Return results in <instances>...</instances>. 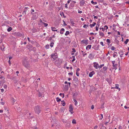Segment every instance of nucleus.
<instances>
[{"mask_svg":"<svg viewBox=\"0 0 129 129\" xmlns=\"http://www.w3.org/2000/svg\"><path fill=\"white\" fill-rule=\"evenodd\" d=\"M73 100L74 102H75V106H76L78 104V102L76 100V99L75 98H73Z\"/></svg>","mask_w":129,"mask_h":129,"instance_id":"14","label":"nucleus"},{"mask_svg":"<svg viewBox=\"0 0 129 129\" xmlns=\"http://www.w3.org/2000/svg\"><path fill=\"white\" fill-rule=\"evenodd\" d=\"M110 41L109 39H107L106 40V42L108 43H109L110 42Z\"/></svg>","mask_w":129,"mask_h":129,"instance_id":"45","label":"nucleus"},{"mask_svg":"<svg viewBox=\"0 0 129 129\" xmlns=\"http://www.w3.org/2000/svg\"><path fill=\"white\" fill-rule=\"evenodd\" d=\"M94 105H92L91 106V109L93 110L94 109Z\"/></svg>","mask_w":129,"mask_h":129,"instance_id":"58","label":"nucleus"},{"mask_svg":"<svg viewBox=\"0 0 129 129\" xmlns=\"http://www.w3.org/2000/svg\"><path fill=\"white\" fill-rule=\"evenodd\" d=\"M34 12V10L33 9H31V13L32 14V13H33V12Z\"/></svg>","mask_w":129,"mask_h":129,"instance_id":"60","label":"nucleus"},{"mask_svg":"<svg viewBox=\"0 0 129 129\" xmlns=\"http://www.w3.org/2000/svg\"><path fill=\"white\" fill-rule=\"evenodd\" d=\"M65 5V7L67 9L68 8L67 3Z\"/></svg>","mask_w":129,"mask_h":129,"instance_id":"57","label":"nucleus"},{"mask_svg":"<svg viewBox=\"0 0 129 129\" xmlns=\"http://www.w3.org/2000/svg\"><path fill=\"white\" fill-rule=\"evenodd\" d=\"M34 110L35 112L37 114H39L41 111L40 108L38 106H36L35 107Z\"/></svg>","mask_w":129,"mask_h":129,"instance_id":"2","label":"nucleus"},{"mask_svg":"<svg viewBox=\"0 0 129 129\" xmlns=\"http://www.w3.org/2000/svg\"><path fill=\"white\" fill-rule=\"evenodd\" d=\"M61 104L63 106H65L66 105V103H65V102H63Z\"/></svg>","mask_w":129,"mask_h":129,"instance_id":"46","label":"nucleus"},{"mask_svg":"<svg viewBox=\"0 0 129 129\" xmlns=\"http://www.w3.org/2000/svg\"><path fill=\"white\" fill-rule=\"evenodd\" d=\"M49 45L48 44H47L46 45L45 48L46 49H48L49 48Z\"/></svg>","mask_w":129,"mask_h":129,"instance_id":"26","label":"nucleus"},{"mask_svg":"<svg viewBox=\"0 0 129 129\" xmlns=\"http://www.w3.org/2000/svg\"><path fill=\"white\" fill-rule=\"evenodd\" d=\"M61 111V112L63 113L65 110V108L63 107H62L60 109Z\"/></svg>","mask_w":129,"mask_h":129,"instance_id":"21","label":"nucleus"},{"mask_svg":"<svg viewBox=\"0 0 129 129\" xmlns=\"http://www.w3.org/2000/svg\"><path fill=\"white\" fill-rule=\"evenodd\" d=\"M85 1H81L80 2V5L81 6H83L85 4Z\"/></svg>","mask_w":129,"mask_h":129,"instance_id":"11","label":"nucleus"},{"mask_svg":"<svg viewBox=\"0 0 129 129\" xmlns=\"http://www.w3.org/2000/svg\"><path fill=\"white\" fill-rule=\"evenodd\" d=\"M72 123L73 124H76V121L75 119H73L72 120Z\"/></svg>","mask_w":129,"mask_h":129,"instance_id":"24","label":"nucleus"},{"mask_svg":"<svg viewBox=\"0 0 129 129\" xmlns=\"http://www.w3.org/2000/svg\"><path fill=\"white\" fill-rule=\"evenodd\" d=\"M103 68L104 71H105L107 70V68L106 67H103Z\"/></svg>","mask_w":129,"mask_h":129,"instance_id":"35","label":"nucleus"},{"mask_svg":"<svg viewBox=\"0 0 129 129\" xmlns=\"http://www.w3.org/2000/svg\"><path fill=\"white\" fill-rule=\"evenodd\" d=\"M104 64H101L100 66L99 65V68L100 69V68H101L102 67L104 66Z\"/></svg>","mask_w":129,"mask_h":129,"instance_id":"33","label":"nucleus"},{"mask_svg":"<svg viewBox=\"0 0 129 129\" xmlns=\"http://www.w3.org/2000/svg\"><path fill=\"white\" fill-rule=\"evenodd\" d=\"M69 32L68 31H66V33L65 34V36H67L69 34Z\"/></svg>","mask_w":129,"mask_h":129,"instance_id":"28","label":"nucleus"},{"mask_svg":"<svg viewBox=\"0 0 129 129\" xmlns=\"http://www.w3.org/2000/svg\"><path fill=\"white\" fill-rule=\"evenodd\" d=\"M54 44V42H52L50 43V46L51 47H53V45Z\"/></svg>","mask_w":129,"mask_h":129,"instance_id":"27","label":"nucleus"},{"mask_svg":"<svg viewBox=\"0 0 129 129\" xmlns=\"http://www.w3.org/2000/svg\"><path fill=\"white\" fill-rule=\"evenodd\" d=\"M32 16L31 18L32 20H35L36 19L38 18V14L36 12L34 13H32Z\"/></svg>","mask_w":129,"mask_h":129,"instance_id":"3","label":"nucleus"},{"mask_svg":"<svg viewBox=\"0 0 129 129\" xmlns=\"http://www.w3.org/2000/svg\"><path fill=\"white\" fill-rule=\"evenodd\" d=\"M108 28V26L107 25H105L104 27V30L107 29Z\"/></svg>","mask_w":129,"mask_h":129,"instance_id":"36","label":"nucleus"},{"mask_svg":"<svg viewBox=\"0 0 129 129\" xmlns=\"http://www.w3.org/2000/svg\"><path fill=\"white\" fill-rule=\"evenodd\" d=\"M99 35L100 36H101L102 37H103L104 36V34L102 32H101L100 31L99 32Z\"/></svg>","mask_w":129,"mask_h":129,"instance_id":"18","label":"nucleus"},{"mask_svg":"<svg viewBox=\"0 0 129 129\" xmlns=\"http://www.w3.org/2000/svg\"><path fill=\"white\" fill-rule=\"evenodd\" d=\"M69 75H73V73L72 72H69L68 73Z\"/></svg>","mask_w":129,"mask_h":129,"instance_id":"54","label":"nucleus"},{"mask_svg":"<svg viewBox=\"0 0 129 129\" xmlns=\"http://www.w3.org/2000/svg\"><path fill=\"white\" fill-rule=\"evenodd\" d=\"M43 24L44 25V26L45 27H46L47 26L48 24L47 23H44V22H43Z\"/></svg>","mask_w":129,"mask_h":129,"instance_id":"32","label":"nucleus"},{"mask_svg":"<svg viewBox=\"0 0 129 129\" xmlns=\"http://www.w3.org/2000/svg\"><path fill=\"white\" fill-rule=\"evenodd\" d=\"M95 74V72L94 71H92L90 72L89 74V76L90 77H91L94 74Z\"/></svg>","mask_w":129,"mask_h":129,"instance_id":"9","label":"nucleus"},{"mask_svg":"<svg viewBox=\"0 0 129 129\" xmlns=\"http://www.w3.org/2000/svg\"><path fill=\"white\" fill-rule=\"evenodd\" d=\"M51 58L53 59V60H54L55 59L57 58V53H53L51 55Z\"/></svg>","mask_w":129,"mask_h":129,"instance_id":"4","label":"nucleus"},{"mask_svg":"<svg viewBox=\"0 0 129 129\" xmlns=\"http://www.w3.org/2000/svg\"><path fill=\"white\" fill-rule=\"evenodd\" d=\"M100 44L102 46H104V45L103 44V42H100Z\"/></svg>","mask_w":129,"mask_h":129,"instance_id":"48","label":"nucleus"},{"mask_svg":"<svg viewBox=\"0 0 129 129\" xmlns=\"http://www.w3.org/2000/svg\"><path fill=\"white\" fill-rule=\"evenodd\" d=\"M109 121V119L108 121H106L105 122V124L106 125H107V123H108Z\"/></svg>","mask_w":129,"mask_h":129,"instance_id":"47","label":"nucleus"},{"mask_svg":"<svg viewBox=\"0 0 129 129\" xmlns=\"http://www.w3.org/2000/svg\"><path fill=\"white\" fill-rule=\"evenodd\" d=\"M93 16H94V19H97L98 18V17L97 16H94V15H93Z\"/></svg>","mask_w":129,"mask_h":129,"instance_id":"61","label":"nucleus"},{"mask_svg":"<svg viewBox=\"0 0 129 129\" xmlns=\"http://www.w3.org/2000/svg\"><path fill=\"white\" fill-rule=\"evenodd\" d=\"M28 8V7H25L24 9V11L26 12L27 11Z\"/></svg>","mask_w":129,"mask_h":129,"instance_id":"29","label":"nucleus"},{"mask_svg":"<svg viewBox=\"0 0 129 129\" xmlns=\"http://www.w3.org/2000/svg\"><path fill=\"white\" fill-rule=\"evenodd\" d=\"M5 79V78L3 76H1V77H0V79Z\"/></svg>","mask_w":129,"mask_h":129,"instance_id":"51","label":"nucleus"},{"mask_svg":"<svg viewBox=\"0 0 129 129\" xmlns=\"http://www.w3.org/2000/svg\"><path fill=\"white\" fill-rule=\"evenodd\" d=\"M111 50H113L115 49V48L114 46H112L111 48Z\"/></svg>","mask_w":129,"mask_h":129,"instance_id":"41","label":"nucleus"},{"mask_svg":"<svg viewBox=\"0 0 129 129\" xmlns=\"http://www.w3.org/2000/svg\"><path fill=\"white\" fill-rule=\"evenodd\" d=\"M64 28H62L60 30V34H63L64 32Z\"/></svg>","mask_w":129,"mask_h":129,"instance_id":"17","label":"nucleus"},{"mask_svg":"<svg viewBox=\"0 0 129 129\" xmlns=\"http://www.w3.org/2000/svg\"><path fill=\"white\" fill-rule=\"evenodd\" d=\"M98 126L97 125H96L94 127V129H96L98 128Z\"/></svg>","mask_w":129,"mask_h":129,"instance_id":"62","label":"nucleus"},{"mask_svg":"<svg viewBox=\"0 0 129 129\" xmlns=\"http://www.w3.org/2000/svg\"><path fill=\"white\" fill-rule=\"evenodd\" d=\"M88 25H87L86 24H85L83 25V28H85L86 27V26L88 27Z\"/></svg>","mask_w":129,"mask_h":129,"instance_id":"53","label":"nucleus"},{"mask_svg":"<svg viewBox=\"0 0 129 129\" xmlns=\"http://www.w3.org/2000/svg\"><path fill=\"white\" fill-rule=\"evenodd\" d=\"M73 80L75 83L77 82L78 81V79L77 77L74 78Z\"/></svg>","mask_w":129,"mask_h":129,"instance_id":"22","label":"nucleus"},{"mask_svg":"<svg viewBox=\"0 0 129 129\" xmlns=\"http://www.w3.org/2000/svg\"><path fill=\"white\" fill-rule=\"evenodd\" d=\"M78 95V94L77 92H75L73 94V96H76L77 95Z\"/></svg>","mask_w":129,"mask_h":129,"instance_id":"43","label":"nucleus"},{"mask_svg":"<svg viewBox=\"0 0 129 129\" xmlns=\"http://www.w3.org/2000/svg\"><path fill=\"white\" fill-rule=\"evenodd\" d=\"M12 29V28L11 27H10L7 29V30L8 32H10Z\"/></svg>","mask_w":129,"mask_h":129,"instance_id":"25","label":"nucleus"},{"mask_svg":"<svg viewBox=\"0 0 129 129\" xmlns=\"http://www.w3.org/2000/svg\"><path fill=\"white\" fill-rule=\"evenodd\" d=\"M103 126V124L102 123H100V124L99 125V126L100 127H101Z\"/></svg>","mask_w":129,"mask_h":129,"instance_id":"52","label":"nucleus"},{"mask_svg":"<svg viewBox=\"0 0 129 129\" xmlns=\"http://www.w3.org/2000/svg\"><path fill=\"white\" fill-rule=\"evenodd\" d=\"M96 23L95 22H94L93 23V24H90L89 25L91 27H94L95 26V25H96Z\"/></svg>","mask_w":129,"mask_h":129,"instance_id":"19","label":"nucleus"},{"mask_svg":"<svg viewBox=\"0 0 129 129\" xmlns=\"http://www.w3.org/2000/svg\"><path fill=\"white\" fill-rule=\"evenodd\" d=\"M60 15L61 16H63L64 18H65L66 17L65 16L63 12H61L60 13Z\"/></svg>","mask_w":129,"mask_h":129,"instance_id":"23","label":"nucleus"},{"mask_svg":"<svg viewBox=\"0 0 129 129\" xmlns=\"http://www.w3.org/2000/svg\"><path fill=\"white\" fill-rule=\"evenodd\" d=\"M31 129H37V127H33L31 128Z\"/></svg>","mask_w":129,"mask_h":129,"instance_id":"63","label":"nucleus"},{"mask_svg":"<svg viewBox=\"0 0 129 129\" xmlns=\"http://www.w3.org/2000/svg\"><path fill=\"white\" fill-rule=\"evenodd\" d=\"M91 45H88L86 47V49L87 50H89L91 48Z\"/></svg>","mask_w":129,"mask_h":129,"instance_id":"13","label":"nucleus"},{"mask_svg":"<svg viewBox=\"0 0 129 129\" xmlns=\"http://www.w3.org/2000/svg\"><path fill=\"white\" fill-rule=\"evenodd\" d=\"M75 6V5L74 4L72 3H70L69 6V9H72Z\"/></svg>","mask_w":129,"mask_h":129,"instance_id":"8","label":"nucleus"},{"mask_svg":"<svg viewBox=\"0 0 129 129\" xmlns=\"http://www.w3.org/2000/svg\"><path fill=\"white\" fill-rule=\"evenodd\" d=\"M100 115L102 116V118H100L99 119L100 120H102L103 118V115L102 114H100Z\"/></svg>","mask_w":129,"mask_h":129,"instance_id":"42","label":"nucleus"},{"mask_svg":"<svg viewBox=\"0 0 129 129\" xmlns=\"http://www.w3.org/2000/svg\"><path fill=\"white\" fill-rule=\"evenodd\" d=\"M114 88H116V89H118V90H119V91L120 90V88H119L118 86H115L114 87Z\"/></svg>","mask_w":129,"mask_h":129,"instance_id":"39","label":"nucleus"},{"mask_svg":"<svg viewBox=\"0 0 129 129\" xmlns=\"http://www.w3.org/2000/svg\"><path fill=\"white\" fill-rule=\"evenodd\" d=\"M128 41H129L128 39H126V40L124 42V44H127V43H128Z\"/></svg>","mask_w":129,"mask_h":129,"instance_id":"31","label":"nucleus"},{"mask_svg":"<svg viewBox=\"0 0 129 129\" xmlns=\"http://www.w3.org/2000/svg\"><path fill=\"white\" fill-rule=\"evenodd\" d=\"M51 29L52 30V31H57V29L56 30L55 29H56V28L55 27H51Z\"/></svg>","mask_w":129,"mask_h":129,"instance_id":"15","label":"nucleus"},{"mask_svg":"<svg viewBox=\"0 0 129 129\" xmlns=\"http://www.w3.org/2000/svg\"><path fill=\"white\" fill-rule=\"evenodd\" d=\"M88 40H82L81 42L83 43H84L86 45H87L88 44Z\"/></svg>","mask_w":129,"mask_h":129,"instance_id":"7","label":"nucleus"},{"mask_svg":"<svg viewBox=\"0 0 129 129\" xmlns=\"http://www.w3.org/2000/svg\"><path fill=\"white\" fill-rule=\"evenodd\" d=\"M115 61H112V63L113 64V66L114 68H116L117 66V64H115Z\"/></svg>","mask_w":129,"mask_h":129,"instance_id":"12","label":"nucleus"},{"mask_svg":"<svg viewBox=\"0 0 129 129\" xmlns=\"http://www.w3.org/2000/svg\"><path fill=\"white\" fill-rule=\"evenodd\" d=\"M106 80L109 83H111L112 82L111 79L108 78H106Z\"/></svg>","mask_w":129,"mask_h":129,"instance_id":"16","label":"nucleus"},{"mask_svg":"<svg viewBox=\"0 0 129 129\" xmlns=\"http://www.w3.org/2000/svg\"><path fill=\"white\" fill-rule=\"evenodd\" d=\"M93 66L94 68L96 69L99 68V64L97 62H94L93 63Z\"/></svg>","mask_w":129,"mask_h":129,"instance_id":"6","label":"nucleus"},{"mask_svg":"<svg viewBox=\"0 0 129 129\" xmlns=\"http://www.w3.org/2000/svg\"><path fill=\"white\" fill-rule=\"evenodd\" d=\"M59 95L61 97H62V98H63L64 97V94L63 93H60L59 94Z\"/></svg>","mask_w":129,"mask_h":129,"instance_id":"38","label":"nucleus"},{"mask_svg":"<svg viewBox=\"0 0 129 129\" xmlns=\"http://www.w3.org/2000/svg\"><path fill=\"white\" fill-rule=\"evenodd\" d=\"M11 99V100L13 102V103H14L15 102V100L13 98H12Z\"/></svg>","mask_w":129,"mask_h":129,"instance_id":"40","label":"nucleus"},{"mask_svg":"<svg viewBox=\"0 0 129 129\" xmlns=\"http://www.w3.org/2000/svg\"><path fill=\"white\" fill-rule=\"evenodd\" d=\"M76 75L77 76H79V73L77 72H76Z\"/></svg>","mask_w":129,"mask_h":129,"instance_id":"64","label":"nucleus"},{"mask_svg":"<svg viewBox=\"0 0 129 129\" xmlns=\"http://www.w3.org/2000/svg\"><path fill=\"white\" fill-rule=\"evenodd\" d=\"M5 48V47H4L3 45L1 47V50L3 51L4 50Z\"/></svg>","mask_w":129,"mask_h":129,"instance_id":"30","label":"nucleus"},{"mask_svg":"<svg viewBox=\"0 0 129 129\" xmlns=\"http://www.w3.org/2000/svg\"><path fill=\"white\" fill-rule=\"evenodd\" d=\"M72 57L73 58V59H72V62H74L75 60V56H72Z\"/></svg>","mask_w":129,"mask_h":129,"instance_id":"37","label":"nucleus"},{"mask_svg":"<svg viewBox=\"0 0 129 129\" xmlns=\"http://www.w3.org/2000/svg\"><path fill=\"white\" fill-rule=\"evenodd\" d=\"M70 22L71 24L73 26H74L75 23L74 22L73 20L72 19H71L70 20Z\"/></svg>","mask_w":129,"mask_h":129,"instance_id":"20","label":"nucleus"},{"mask_svg":"<svg viewBox=\"0 0 129 129\" xmlns=\"http://www.w3.org/2000/svg\"><path fill=\"white\" fill-rule=\"evenodd\" d=\"M94 39V37H92V38H91L90 37L89 38V39L90 40H92Z\"/></svg>","mask_w":129,"mask_h":129,"instance_id":"59","label":"nucleus"},{"mask_svg":"<svg viewBox=\"0 0 129 129\" xmlns=\"http://www.w3.org/2000/svg\"><path fill=\"white\" fill-rule=\"evenodd\" d=\"M28 59L27 57L24 58L23 60L22 64L26 68L29 69L31 67V64L29 63L28 61L27 60Z\"/></svg>","mask_w":129,"mask_h":129,"instance_id":"1","label":"nucleus"},{"mask_svg":"<svg viewBox=\"0 0 129 129\" xmlns=\"http://www.w3.org/2000/svg\"><path fill=\"white\" fill-rule=\"evenodd\" d=\"M78 12L79 13H82V11H80L79 10H78Z\"/></svg>","mask_w":129,"mask_h":129,"instance_id":"56","label":"nucleus"},{"mask_svg":"<svg viewBox=\"0 0 129 129\" xmlns=\"http://www.w3.org/2000/svg\"><path fill=\"white\" fill-rule=\"evenodd\" d=\"M94 57V55L91 53L89 54L88 56V58L91 59H93Z\"/></svg>","mask_w":129,"mask_h":129,"instance_id":"10","label":"nucleus"},{"mask_svg":"<svg viewBox=\"0 0 129 129\" xmlns=\"http://www.w3.org/2000/svg\"><path fill=\"white\" fill-rule=\"evenodd\" d=\"M72 50L73 51H72V52H76V50H75V48H72Z\"/></svg>","mask_w":129,"mask_h":129,"instance_id":"44","label":"nucleus"},{"mask_svg":"<svg viewBox=\"0 0 129 129\" xmlns=\"http://www.w3.org/2000/svg\"><path fill=\"white\" fill-rule=\"evenodd\" d=\"M38 95L39 97H41L42 96V94L40 92H39Z\"/></svg>","mask_w":129,"mask_h":129,"instance_id":"49","label":"nucleus"},{"mask_svg":"<svg viewBox=\"0 0 129 129\" xmlns=\"http://www.w3.org/2000/svg\"><path fill=\"white\" fill-rule=\"evenodd\" d=\"M69 111L71 113V114H72L74 113L73 111V108L72 105L71 104L69 106Z\"/></svg>","mask_w":129,"mask_h":129,"instance_id":"5","label":"nucleus"},{"mask_svg":"<svg viewBox=\"0 0 129 129\" xmlns=\"http://www.w3.org/2000/svg\"><path fill=\"white\" fill-rule=\"evenodd\" d=\"M52 40V37H50L48 39V41H51Z\"/></svg>","mask_w":129,"mask_h":129,"instance_id":"50","label":"nucleus"},{"mask_svg":"<svg viewBox=\"0 0 129 129\" xmlns=\"http://www.w3.org/2000/svg\"><path fill=\"white\" fill-rule=\"evenodd\" d=\"M56 101L57 102H59L60 101H61V99L59 98L58 97H57L56 98Z\"/></svg>","mask_w":129,"mask_h":129,"instance_id":"34","label":"nucleus"},{"mask_svg":"<svg viewBox=\"0 0 129 129\" xmlns=\"http://www.w3.org/2000/svg\"><path fill=\"white\" fill-rule=\"evenodd\" d=\"M0 103L3 105H4V104H5V102H0Z\"/></svg>","mask_w":129,"mask_h":129,"instance_id":"55","label":"nucleus"}]
</instances>
